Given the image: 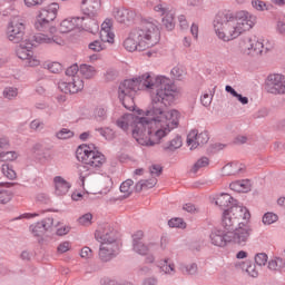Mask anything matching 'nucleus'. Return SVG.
<instances>
[{"mask_svg":"<svg viewBox=\"0 0 285 285\" xmlns=\"http://www.w3.org/2000/svg\"><path fill=\"white\" fill-rule=\"evenodd\" d=\"M240 219L244 222L250 219V212L246 207L232 206L224 210L222 226L227 233H233L242 224Z\"/></svg>","mask_w":285,"mask_h":285,"instance_id":"nucleus-7","label":"nucleus"},{"mask_svg":"<svg viewBox=\"0 0 285 285\" xmlns=\"http://www.w3.org/2000/svg\"><path fill=\"white\" fill-rule=\"evenodd\" d=\"M7 37L11 43H21L26 37V23L20 18H13L8 23Z\"/></svg>","mask_w":285,"mask_h":285,"instance_id":"nucleus-10","label":"nucleus"},{"mask_svg":"<svg viewBox=\"0 0 285 285\" xmlns=\"http://www.w3.org/2000/svg\"><path fill=\"white\" fill-rule=\"evenodd\" d=\"M135 184L132 179H127L121 183L120 185V193H125V197H130L132 195V190H130V187Z\"/></svg>","mask_w":285,"mask_h":285,"instance_id":"nucleus-36","label":"nucleus"},{"mask_svg":"<svg viewBox=\"0 0 285 285\" xmlns=\"http://www.w3.org/2000/svg\"><path fill=\"white\" fill-rule=\"evenodd\" d=\"M57 250H58V253H68V250H70V243H68V242L61 243L58 246Z\"/></svg>","mask_w":285,"mask_h":285,"instance_id":"nucleus-56","label":"nucleus"},{"mask_svg":"<svg viewBox=\"0 0 285 285\" xmlns=\"http://www.w3.org/2000/svg\"><path fill=\"white\" fill-rule=\"evenodd\" d=\"M57 139H71V137H75V131L62 128L56 134Z\"/></svg>","mask_w":285,"mask_h":285,"instance_id":"nucleus-40","label":"nucleus"},{"mask_svg":"<svg viewBox=\"0 0 285 285\" xmlns=\"http://www.w3.org/2000/svg\"><path fill=\"white\" fill-rule=\"evenodd\" d=\"M41 150H43V145L38 142L33 145L31 153H33V155H41Z\"/></svg>","mask_w":285,"mask_h":285,"instance_id":"nucleus-61","label":"nucleus"},{"mask_svg":"<svg viewBox=\"0 0 285 285\" xmlns=\"http://www.w3.org/2000/svg\"><path fill=\"white\" fill-rule=\"evenodd\" d=\"M265 90L269 95H285V76L271 73L265 81Z\"/></svg>","mask_w":285,"mask_h":285,"instance_id":"nucleus-12","label":"nucleus"},{"mask_svg":"<svg viewBox=\"0 0 285 285\" xmlns=\"http://www.w3.org/2000/svg\"><path fill=\"white\" fill-rule=\"evenodd\" d=\"M230 190H234V193H244L239 185V180H236L229 185Z\"/></svg>","mask_w":285,"mask_h":285,"instance_id":"nucleus-57","label":"nucleus"},{"mask_svg":"<svg viewBox=\"0 0 285 285\" xmlns=\"http://www.w3.org/2000/svg\"><path fill=\"white\" fill-rule=\"evenodd\" d=\"M95 118L97 119V121H106V119H108V108L107 107L96 108Z\"/></svg>","mask_w":285,"mask_h":285,"instance_id":"nucleus-35","label":"nucleus"},{"mask_svg":"<svg viewBox=\"0 0 285 285\" xmlns=\"http://www.w3.org/2000/svg\"><path fill=\"white\" fill-rule=\"evenodd\" d=\"M53 184L56 186V195L58 197H61L63 195H68V190H70L71 185L68 183L63 177L61 176H56L53 178Z\"/></svg>","mask_w":285,"mask_h":285,"instance_id":"nucleus-23","label":"nucleus"},{"mask_svg":"<svg viewBox=\"0 0 285 285\" xmlns=\"http://www.w3.org/2000/svg\"><path fill=\"white\" fill-rule=\"evenodd\" d=\"M158 268L165 273V275H170L171 273H175V263L170 262L168 258H165L159 261Z\"/></svg>","mask_w":285,"mask_h":285,"instance_id":"nucleus-27","label":"nucleus"},{"mask_svg":"<svg viewBox=\"0 0 285 285\" xmlns=\"http://www.w3.org/2000/svg\"><path fill=\"white\" fill-rule=\"evenodd\" d=\"M52 224H55V219L51 217L43 218L41 222H38L29 227L32 235L35 237H43L50 228H52Z\"/></svg>","mask_w":285,"mask_h":285,"instance_id":"nucleus-15","label":"nucleus"},{"mask_svg":"<svg viewBox=\"0 0 285 285\" xmlns=\"http://www.w3.org/2000/svg\"><path fill=\"white\" fill-rule=\"evenodd\" d=\"M163 28L167 29L168 31L175 30V13L168 11L163 17Z\"/></svg>","mask_w":285,"mask_h":285,"instance_id":"nucleus-29","label":"nucleus"},{"mask_svg":"<svg viewBox=\"0 0 285 285\" xmlns=\"http://www.w3.org/2000/svg\"><path fill=\"white\" fill-rule=\"evenodd\" d=\"M252 6L253 8H255V10H258L259 12H264V10H268V8H266V2L262 0L252 1Z\"/></svg>","mask_w":285,"mask_h":285,"instance_id":"nucleus-47","label":"nucleus"},{"mask_svg":"<svg viewBox=\"0 0 285 285\" xmlns=\"http://www.w3.org/2000/svg\"><path fill=\"white\" fill-rule=\"evenodd\" d=\"M158 281L155 277L145 278L142 285H157Z\"/></svg>","mask_w":285,"mask_h":285,"instance_id":"nucleus-63","label":"nucleus"},{"mask_svg":"<svg viewBox=\"0 0 285 285\" xmlns=\"http://www.w3.org/2000/svg\"><path fill=\"white\" fill-rule=\"evenodd\" d=\"M168 226L170 228H186V223L184 218H171L168 220Z\"/></svg>","mask_w":285,"mask_h":285,"instance_id":"nucleus-41","label":"nucleus"},{"mask_svg":"<svg viewBox=\"0 0 285 285\" xmlns=\"http://www.w3.org/2000/svg\"><path fill=\"white\" fill-rule=\"evenodd\" d=\"M59 12V3L53 2L42 8L38 14V19L35 22V28L40 32H46L50 28V23L57 19Z\"/></svg>","mask_w":285,"mask_h":285,"instance_id":"nucleus-9","label":"nucleus"},{"mask_svg":"<svg viewBox=\"0 0 285 285\" xmlns=\"http://www.w3.org/2000/svg\"><path fill=\"white\" fill-rule=\"evenodd\" d=\"M183 210H186L187 213H195V210H197V207H195L193 203H187L184 205Z\"/></svg>","mask_w":285,"mask_h":285,"instance_id":"nucleus-62","label":"nucleus"},{"mask_svg":"<svg viewBox=\"0 0 285 285\" xmlns=\"http://www.w3.org/2000/svg\"><path fill=\"white\" fill-rule=\"evenodd\" d=\"M256 23L257 17L248 11H237L235 14L230 11H222L214 19V29L222 41H233L242 32L252 30Z\"/></svg>","mask_w":285,"mask_h":285,"instance_id":"nucleus-2","label":"nucleus"},{"mask_svg":"<svg viewBox=\"0 0 285 285\" xmlns=\"http://www.w3.org/2000/svg\"><path fill=\"white\" fill-rule=\"evenodd\" d=\"M132 250L137 253L138 255H146L150 250V246L153 245H146L144 242V232L138 230L132 236Z\"/></svg>","mask_w":285,"mask_h":285,"instance_id":"nucleus-17","label":"nucleus"},{"mask_svg":"<svg viewBox=\"0 0 285 285\" xmlns=\"http://www.w3.org/2000/svg\"><path fill=\"white\" fill-rule=\"evenodd\" d=\"M209 238L213 246H217L218 248H224L230 242V236L220 229L212 232Z\"/></svg>","mask_w":285,"mask_h":285,"instance_id":"nucleus-19","label":"nucleus"},{"mask_svg":"<svg viewBox=\"0 0 285 285\" xmlns=\"http://www.w3.org/2000/svg\"><path fill=\"white\" fill-rule=\"evenodd\" d=\"M255 264H257V266H266L267 262H268V255L266 253H258L255 255Z\"/></svg>","mask_w":285,"mask_h":285,"instance_id":"nucleus-43","label":"nucleus"},{"mask_svg":"<svg viewBox=\"0 0 285 285\" xmlns=\"http://www.w3.org/2000/svg\"><path fill=\"white\" fill-rule=\"evenodd\" d=\"M223 171L225 175H239V173H244V166L239 163H229L224 168Z\"/></svg>","mask_w":285,"mask_h":285,"instance_id":"nucleus-26","label":"nucleus"},{"mask_svg":"<svg viewBox=\"0 0 285 285\" xmlns=\"http://www.w3.org/2000/svg\"><path fill=\"white\" fill-rule=\"evenodd\" d=\"M216 206H219L222 210H228V208H233V206H237V200L233 198L229 194H220L215 202Z\"/></svg>","mask_w":285,"mask_h":285,"instance_id":"nucleus-22","label":"nucleus"},{"mask_svg":"<svg viewBox=\"0 0 285 285\" xmlns=\"http://www.w3.org/2000/svg\"><path fill=\"white\" fill-rule=\"evenodd\" d=\"M70 233V227H60L57 229L56 235H58L59 237H63V235H68Z\"/></svg>","mask_w":285,"mask_h":285,"instance_id":"nucleus-58","label":"nucleus"},{"mask_svg":"<svg viewBox=\"0 0 285 285\" xmlns=\"http://www.w3.org/2000/svg\"><path fill=\"white\" fill-rule=\"evenodd\" d=\"M4 99H14L19 95V89L17 87H6L2 92Z\"/></svg>","mask_w":285,"mask_h":285,"instance_id":"nucleus-38","label":"nucleus"},{"mask_svg":"<svg viewBox=\"0 0 285 285\" xmlns=\"http://www.w3.org/2000/svg\"><path fill=\"white\" fill-rule=\"evenodd\" d=\"M101 10V0H82L81 12L85 14V19H95Z\"/></svg>","mask_w":285,"mask_h":285,"instance_id":"nucleus-13","label":"nucleus"},{"mask_svg":"<svg viewBox=\"0 0 285 285\" xmlns=\"http://www.w3.org/2000/svg\"><path fill=\"white\" fill-rule=\"evenodd\" d=\"M181 146H183L181 136H176L170 141L166 142L163 146V149L165 150V153H175V150L181 148Z\"/></svg>","mask_w":285,"mask_h":285,"instance_id":"nucleus-25","label":"nucleus"},{"mask_svg":"<svg viewBox=\"0 0 285 285\" xmlns=\"http://www.w3.org/2000/svg\"><path fill=\"white\" fill-rule=\"evenodd\" d=\"M43 121L40 119H35L30 122L31 130H43Z\"/></svg>","mask_w":285,"mask_h":285,"instance_id":"nucleus-51","label":"nucleus"},{"mask_svg":"<svg viewBox=\"0 0 285 285\" xmlns=\"http://www.w3.org/2000/svg\"><path fill=\"white\" fill-rule=\"evenodd\" d=\"M100 39L107 43H115V33L112 32V20L106 19L101 23Z\"/></svg>","mask_w":285,"mask_h":285,"instance_id":"nucleus-20","label":"nucleus"},{"mask_svg":"<svg viewBox=\"0 0 285 285\" xmlns=\"http://www.w3.org/2000/svg\"><path fill=\"white\" fill-rule=\"evenodd\" d=\"M190 33L193 35L194 39H198L199 37V26L193 23L190 27Z\"/></svg>","mask_w":285,"mask_h":285,"instance_id":"nucleus-60","label":"nucleus"},{"mask_svg":"<svg viewBox=\"0 0 285 285\" xmlns=\"http://www.w3.org/2000/svg\"><path fill=\"white\" fill-rule=\"evenodd\" d=\"M2 174L7 179H17V171L12 168V165L10 164H3L2 165Z\"/></svg>","mask_w":285,"mask_h":285,"instance_id":"nucleus-33","label":"nucleus"},{"mask_svg":"<svg viewBox=\"0 0 285 285\" xmlns=\"http://www.w3.org/2000/svg\"><path fill=\"white\" fill-rule=\"evenodd\" d=\"M149 171L151 175H156V177H159V175H161V173L164 171V168L160 165H151Z\"/></svg>","mask_w":285,"mask_h":285,"instance_id":"nucleus-52","label":"nucleus"},{"mask_svg":"<svg viewBox=\"0 0 285 285\" xmlns=\"http://www.w3.org/2000/svg\"><path fill=\"white\" fill-rule=\"evenodd\" d=\"M10 148V140L7 137L0 138V161H14L18 159L17 151H7Z\"/></svg>","mask_w":285,"mask_h":285,"instance_id":"nucleus-18","label":"nucleus"},{"mask_svg":"<svg viewBox=\"0 0 285 285\" xmlns=\"http://www.w3.org/2000/svg\"><path fill=\"white\" fill-rule=\"evenodd\" d=\"M250 235H253V227L248 224V220L240 222L238 227L234 229L229 236V242H233V244H237L238 246H246Z\"/></svg>","mask_w":285,"mask_h":285,"instance_id":"nucleus-11","label":"nucleus"},{"mask_svg":"<svg viewBox=\"0 0 285 285\" xmlns=\"http://www.w3.org/2000/svg\"><path fill=\"white\" fill-rule=\"evenodd\" d=\"M245 46L249 51L248 55H252V57H255V55H262V52H264V42L259 40L248 38Z\"/></svg>","mask_w":285,"mask_h":285,"instance_id":"nucleus-24","label":"nucleus"},{"mask_svg":"<svg viewBox=\"0 0 285 285\" xmlns=\"http://www.w3.org/2000/svg\"><path fill=\"white\" fill-rule=\"evenodd\" d=\"M178 21L181 30H186V28H188V20H186V16H179Z\"/></svg>","mask_w":285,"mask_h":285,"instance_id":"nucleus-59","label":"nucleus"},{"mask_svg":"<svg viewBox=\"0 0 285 285\" xmlns=\"http://www.w3.org/2000/svg\"><path fill=\"white\" fill-rule=\"evenodd\" d=\"M43 1L46 0H24V6L27 8H35L37 6H43Z\"/></svg>","mask_w":285,"mask_h":285,"instance_id":"nucleus-53","label":"nucleus"},{"mask_svg":"<svg viewBox=\"0 0 285 285\" xmlns=\"http://www.w3.org/2000/svg\"><path fill=\"white\" fill-rule=\"evenodd\" d=\"M37 43H56L57 46H61V43H63V40L55 37H48V35L45 33H38L33 36L31 41H27L26 43L22 42L20 45V48L17 49V57L22 61H28V66H30L31 68H35V66H39V60L33 59L35 53L31 50V48H36Z\"/></svg>","mask_w":285,"mask_h":285,"instance_id":"nucleus-5","label":"nucleus"},{"mask_svg":"<svg viewBox=\"0 0 285 285\" xmlns=\"http://www.w3.org/2000/svg\"><path fill=\"white\" fill-rule=\"evenodd\" d=\"M160 38L159 27L153 21L142 20L138 28L130 31L129 37L124 41V47L128 52H144L157 46Z\"/></svg>","mask_w":285,"mask_h":285,"instance_id":"nucleus-3","label":"nucleus"},{"mask_svg":"<svg viewBox=\"0 0 285 285\" xmlns=\"http://www.w3.org/2000/svg\"><path fill=\"white\" fill-rule=\"evenodd\" d=\"M210 137L208 136V131L198 132L197 130H191L187 135V145L191 146V148H197V146H204L208 144Z\"/></svg>","mask_w":285,"mask_h":285,"instance_id":"nucleus-16","label":"nucleus"},{"mask_svg":"<svg viewBox=\"0 0 285 285\" xmlns=\"http://www.w3.org/2000/svg\"><path fill=\"white\" fill-rule=\"evenodd\" d=\"M86 21V17H76L70 19H65L60 22L59 31L62 35H67V32H72L77 26H80V28H88L87 23H83Z\"/></svg>","mask_w":285,"mask_h":285,"instance_id":"nucleus-14","label":"nucleus"},{"mask_svg":"<svg viewBox=\"0 0 285 285\" xmlns=\"http://www.w3.org/2000/svg\"><path fill=\"white\" fill-rule=\"evenodd\" d=\"M208 164H210V160L208 159V157L204 156L194 164L191 170L193 173H199L200 168H206Z\"/></svg>","mask_w":285,"mask_h":285,"instance_id":"nucleus-34","label":"nucleus"},{"mask_svg":"<svg viewBox=\"0 0 285 285\" xmlns=\"http://www.w3.org/2000/svg\"><path fill=\"white\" fill-rule=\"evenodd\" d=\"M200 104H203V106H205V108H208V106H210V104H213V95L204 94L200 97Z\"/></svg>","mask_w":285,"mask_h":285,"instance_id":"nucleus-48","label":"nucleus"},{"mask_svg":"<svg viewBox=\"0 0 285 285\" xmlns=\"http://www.w3.org/2000/svg\"><path fill=\"white\" fill-rule=\"evenodd\" d=\"M92 148H95V145H80L76 150V158L85 164V168L88 170L101 168L106 164V156L92 150Z\"/></svg>","mask_w":285,"mask_h":285,"instance_id":"nucleus-6","label":"nucleus"},{"mask_svg":"<svg viewBox=\"0 0 285 285\" xmlns=\"http://www.w3.org/2000/svg\"><path fill=\"white\" fill-rule=\"evenodd\" d=\"M141 86L151 90V104L145 112L147 118L125 114L116 121V126L124 132H128L131 128V135L140 146H155L179 127V111L177 109L166 111L168 106L175 104L177 90L166 76H157L154 79L149 72H146L127 79L118 87V98L126 110H135V95Z\"/></svg>","mask_w":285,"mask_h":285,"instance_id":"nucleus-1","label":"nucleus"},{"mask_svg":"<svg viewBox=\"0 0 285 285\" xmlns=\"http://www.w3.org/2000/svg\"><path fill=\"white\" fill-rule=\"evenodd\" d=\"M77 72H80L79 65H71L66 69V76L72 77L71 81H60L58 82V88L65 95H77L80 90H83V80L77 77Z\"/></svg>","mask_w":285,"mask_h":285,"instance_id":"nucleus-8","label":"nucleus"},{"mask_svg":"<svg viewBox=\"0 0 285 285\" xmlns=\"http://www.w3.org/2000/svg\"><path fill=\"white\" fill-rule=\"evenodd\" d=\"M142 184H145V190H148L150 188H155V186H157V178L142 180Z\"/></svg>","mask_w":285,"mask_h":285,"instance_id":"nucleus-55","label":"nucleus"},{"mask_svg":"<svg viewBox=\"0 0 285 285\" xmlns=\"http://www.w3.org/2000/svg\"><path fill=\"white\" fill-rule=\"evenodd\" d=\"M239 186L243 190V193H248V190H250V180L249 179H243V180H238Z\"/></svg>","mask_w":285,"mask_h":285,"instance_id":"nucleus-54","label":"nucleus"},{"mask_svg":"<svg viewBox=\"0 0 285 285\" xmlns=\"http://www.w3.org/2000/svg\"><path fill=\"white\" fill-rule=\"evenodd\" d=\"M197 271H198L197 263H191L189 265H185L184 269H183V272L186 275H197Z\"/></svg>","mask_w":285,"mask_h":285,"instance_id":"nucleus-45","label":"nucleus"},{"mask_svg":"<svg viewBox=\"0 0 285 285\" xmlns=\"http://www.w3.org/2000/svg\"><path fill=\"white\" fill-rule=\"evenodd\" d=\"M80 75L83 79H92L97 75V69L94 66L82 63L80 65Z\"/></svg>","mask_w":285,"mask_h":285,"instance_id":"nucleus-28","label":"nucleus"},{"mask_svg":"<svg viewBox=\"0 0 285 285\" xmlns=\"http://www.w3.org/2000/svg\"><path fill=\"white\" fill-rule=\"evenodd\" d=\"M47 69L53 75H59V72H62L63 66L60 62H50L47 63Z\"/></svg>","mask_w":285,"mask_h":285,"instance_id":"nucleus-42","label":"nucleus"},{"mask_svg":"<svg viewBox=\"0 0 285 285\" xmlns=\"http://www.w3.org/2000/svg\"><path fill=\"white\" fill-rule=\"evenodd\" d=\"M284 266H285V259L282 257H275L274 259H271L268 262L267 268L269 271L277 272V271H282V268H284Z\"/></svg>","mask_w":285,"mask_h":285,"instance_id":"nucleus-30","label":"nucleus"},{"mask_svg":"<svg viewBox=\"0 0 285 285\" xmlns=\"http://www.w3.org/2000/svg\"><path fill=\"white\" fill-rule=\"evenodd\" d=\"M243 271L249 275V277H258L259 272H257V267L252 262H245L243 264Z\"/></svg>","mask_w":285,"mask_h":285,"instance_id":"nucleus-32","label":"nucleus"},{"mask_svg":"<svg viewBox=\"0 0 285 285\" xmlns=\"http://www.w3.org/2000/svg\"><path fill=\"white\" fill-rule=\"evenodd\" d=\"M278 219L279 217L277 216V214L267 212L263 216V224L271 226V224H275V222H277Z\"/></svg>","mask_w":285,"mask_h":285,"instance_id":"nucleus-39","label":"nucleus"},{"mask_svg":"<svg viewBox=\"0 0 285 285\" xmlns=\"http://www.w3.org/2000/svg\"><path fill=\"white\" fill-rule=\"evenodd\" d=\"M88 48L89 50H92V52H101V50L106 49V42L102 40H95L89 43Z\"/></svg>","mask_w":285,"mask_h":285,"instance_id":"nucleus-37","label":"nucleus"},{"mask_svg":"<svg viewBox=\"0 0 285 285\" xmlns=\"http://www.w3.org/2000/svg\"><path fill=\"white\" fill-rule=\"evenodd\" d=\"M80 257L83 259H90V257H92V249L88 246L82 247L80 250Z\"/></svg>","mask_w":285,"mask_h":285,"instance_id":"nucleus-50","label":"nucleus"},{"mask_svg":"<svg viewBox=\"0 0 285 285\" xmlns=\"http://www.w3.org/2000/svg\"><path fill=\"white\" fill-rule=\"evenodd\" d=\"M97 130V132H99L100 135H101V137H104L105 139H108V140H110V139H112V135H114V132H112V129H110V128H97L96 129Z\"/></svg>","mask_w":285,"mask_h":285,"instance_id":"nucleus-46","label":"nucleus"},{"mask_svg":"<svg viewBox=\"0 0 285 285\" xmlns=\"http://www.w3.org/2000/svg\"><path fill=\"white\" fill-rule=\"evenodd\" d=\"M81 226H90L92 224V214L87 213L78 218Z\"/></svg>","mask_w":285,"mask_h":285,"instance_id":"nucleus-44","label":"nucleus"},{"mask_svg":"<svg viewBox=\"0 0 285 285\" xmlns=\"http://www.w3.org/2000/svg\"><path fill=\"white\" fill-rule=\"evenodd\" d=\"M12 200V190L0 187V204L6 205Z\"/></svg>","mask_w":285,"mask_h":285,"instance_id":"nucleus-31","label":"nucleus"},{"mask_svg":"<svg viewBox=\"0 0 285 285\" xmlns=\"http://www.w3.org/2000/svg\"><path fill=\"white\" fill-rule=\"evenodd\" d=\"M101 284L104 285H119V283L111 278H104L101 279Z\"/></svg>","mask_w":285,"mask_h":285,"instance_id":"nucleus-64","label":"nucleus"},{"mask_svg":"<svg viewBox=\"0 0 285 285\" xmlns=\"http://www.w3.org/2000/svg\"><path fill=\"white\" fill-rule=\"evenodd\" d=\"M171 75H173L174 79H178V81H180V79H184V69H181L179 67H174L171 69Z\"/></svg>","mask_w":285,"mask_h":285,"instance_id":"nucleus-49","label":"nucleus"},{"mask_svg":"<svg viewBox=\"0 0 285 285\" xmlns=\"http://www.w3.org/2000/svg\"><path fill=\"white\" fill-rule=\"evenodd\" d=\"M95 239L100 244L98 257L104 263L112 262L119 255V243H117L115 229L109 224L98 227Z\"/></svg>","mask_w":285,"mask_h":285,"instance_id":"nucleus-4","label":"nucleus"},{"mask_svg":"<svg viewBox=\"0 0 285 285\" xmlns=\"http://www.w3.org/2000/svg\"><path fill=\"white\" fill-rule=\"evenodd\" d=\"M114 17L118 23H132L137 14L129 9H115Z\"/></svg>","mask_w":285,"mask_h":285,"instance_id":"nucleus-21","label":"nucleus"}]
</instances>
